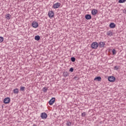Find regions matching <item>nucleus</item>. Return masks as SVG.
Here are the masks:
<instances>
[{
	"label": "nucleus",
	"mask_w": 126,
	"mask_h": 126,
	"mask_svg": "<svg viewBox=\"0 0 126 126\" xmlns=\"http://www.w3.org/2000/svg\"><path fill=\"white\" fill-rule=\"evenodd\" d=\"M92 49H97L99 47V44L98 42H94L91 44Z\"/></svg>",
	"instance_id": "f257e3e1"
},
{
	"label": "nucleus",
	"mask_w": 126,
	"mask_h": 126,
	"mask_svg": "<svg viewBox=\"0 0 126 126\" xmlns=\"http://www.w3.org/2000/svg\"><path fill=\"white\" fill-rule=\"evenodd\" d=\"M108 80L110 81V82H114V81H116V77L113 76H109L108 78Z\"/></svg>",
	"instance_id": "f03ea898"
},
{
	"label": "nucleus",
	"mask_w": 126,
	"mask_h": 126,
	"mask_svg": "<svg viewBox=\"0 0 126 126\" xmlns=\"http://www.w3.org/2000/svg\"><path fill=\"white\" fill-rule=\"evenodd\" d=\"M55 102H56V98L55 97H52L48 102L49 105H50V106H52V105H53V104H54V103H55Z\"/></svg>",
	"instance_id": "7ed1b4c3"
},
{
	"label": "nucleus",
	"mask_w": 126,
	"mask_h": 126,
	"mask_svg": "<svg viewBox=\"0 0 126 126\" xmlns=\"http://www.w3.org/2000/svg\"><path fill=\"white\" fill-rule=\"evenodd\" d=\"M40 117L41 119H46L48 117V115H47V113L43 112L41 114Z\"/></svg>",
	"instance_id": "20e7f679"
},
{
	"label": "nucleus",
	"mask_w": 126,
	"mask_h": 126,
	"mask_svg": "<svg viewBox=\"0 0 126 126\" xmlns=\"http://www.w3.org/2000/svg\"><path fill=\"white\" fill-rule=\"evenodd\" d=\"M106 45V43L104 42L100 41L98 42V47L99 48H104Z\"/></svg>",
	"instance_id": "39448f33"
},
{
	"label": "nucleus",
	"mask_w": 126,
	"mask_h": 126,
	"mask_svg": "<svg viewBox=\"0 0 126 126\" xmlns=\"http://www.w3.org/2000/svg\"><path fill=\"white\" fill-rule=\"evenodd\" d=\"M4 104H9V103H10V98L9 97H6L3 100Z\"/></svg>",
	"instance_id": "423d86ee"
},
{
	"label": "nucleus",
	"mask_w": 126,
	"mask_h": 126,
	"mask_svg": "<svg viewBox=\"0 0 126 126\" xmlns=\"http://www.w3.org/2000/svg\"><path fill=\"white\" fill-rule=\"evenodd\" d=\"M61 6V3L60 2H57L55 4H54L53 5V8H59Z\"/></svg>",
	"instance_id": "0eeeda50"
},
{
	"label": "nucleus",
	"mask_w": 126,
	"mask_h": 126,
	"mask_svg": "<svg viewBox=\"0 0 126 126\" xmlns=\"http://www.w3.org/2000/svg\"><path fill=\"white\" fill-rule=\"evenodd\" d=\"M54 12L53 11H50L48 12V16L50 18H53V17L54 16Z\"/></svg>",
	"instance_id": "6e6552de"
},
{
	"label": "nucleus",
	"mask_w": 126,
	"mask_h": 126,
	"mask_svg": "<svg viewBox=\"0 0 126 126\" xmlns=\"http://www.w3.org/2000/svg\"><path fill=\"white\" fill-rule=\"evenodd\" d=\"M32 25L33 28H37L38 27V23L37 22H33Z\"/></svg>",
	"instance_id": "1a4fd4ad"
},
{
	"label": "nucleus",
	"mask_w": 126,
	"mask_h": 126,
	"mask_svg": "<svg viewBox=\"0 0 126 126\" xmlns=\"http://www.w3.org/2000/svg\"><path fill=\"white\" fill-rule=\"evenodd\" d=\"M102 80V78L100 76H97L95 77V78L94 79V81H101Z\"/></svg>",
	"instance_id": "9d476101"
},
{
	"label": "nucleus",
	"mask_w": 126,
	"mask_h": 126,
	"mask_svg": "<svg viewBox=\"0 0 126 126\" xmlns=\"http://www.w3.org/2000/svg\"><path fill=\"white\" fill-rule=\"evenodd\" d=\"M98 13V11L96 9H94L92 10V14L93 15H96Z\"/></svg>",
	"instance_id": "9b49d317"
},
{
	"label": "nucleus",
	"mask_w": 126,
	"mask_h": 126,
	"mask_svg": "<svg viewBox=\"0 0 126 126\" xmlns=\"http://www.w3.org/2000/svg\"><path fill=\"white\" fill-rule=\"evenodd\" d=\"M85 17L86 19H87V20H90V19H91V18H92V16H91V15L90 14L86 15Z\"/></svg>",
	"instance_id": "f8f14e48"
},
{
	"label": "nucleus",
	"mask_w": 126,
	"mask_h": 126,
	"mask_svg": "<svg viewBox=\"0 0 126 126\" xmlns=\"http://www.w3.org/2000/svg\"><path fill=\"white\" fill-rule=\"evenodd\" d=\"M110 28H115L116 27V25L114 23H111L109 25Z\"/></svg>",
	"instance_id": "ddd939ff"
},
{
	"label": "nucleus",
	"mask_w": 126,
	"mask_h": 126,
	"mask_svg": "<svg viewBox=\"0 0 126 126\" xmlns=\"http://www.w3.org/2000/svg\"><path fill=\"white\" fill-rule=\"evenodd\" d=\"M69 75V73L67 71H65L63 72V76L64 77H66V76H68Z\"/></svg>",
	"instance_id": "4468645a"
},
{
	"label": "nucleus",
	"mask_w": 126,
	"mask_h": 126,
	"mask_svg": "<svg viewBox=\"0 0 126 126\" xmlns=\"http://www.w3.org/2000/svg\"><path fill=\"white\" fill-rule=\"evenodd\" d=\"M13 92L14 94H18V93H19V91L18 90V89L16 88L13 90Z\"/></svg>",
	"instance_id": "2eb2a0df"
},
{
	"label": "nucleus",
	"mask_w": 126,
	"mask_h": 126,
	"mask_svg": "<svg viewBox=\"0 0 126 126\" xmlns=\"http://www.w3.org/2000/svg\"><path fill=\"white\" fill-rule=\"evenodd\" d=\"M5 17L7 20H9L11 17V15L10 14H7L6 15Z\"/></svg>",
	"instance_id": "dca6fc26"
},
{
	"label": "nucleus",
	"mask_w": 126,
	"mask_h": 126,
	"mask_svg": "<svg viewBox=\"0 0 126 126\" xmlns=\"http://www.w3.org/2000/svg\"><path fill=\"white\" fill-rule=\"evenodd\" d=\"M40 36L39 35H36L34 37V40H35L36 41H39L40 40Z\"/></svg>",
	"instance_id": "f3484780"
},
{
	"label": "nucleus",
	"mask_w": 126,
	"mask_h": 126,
	"mask_svg": "<svg viewBox=\"0 0 126 126\" xmlns=\"http://www.w3.org/2000/svg\"><path fill=\"white\" fill-rule=\"evenodd\" d=\"M107 35H108V36H112L113 32H112V31H109L107 32Z\"/></svg>",
	"instance_id": "a211bd4d"
},
{
	"label": "nucleus",
	"mask_w": 126,
	"mask_h": 126,
	"mask_svg": "<svg viewBox=\"0 0 126 126\" xmlns=\"http://www.w3.org/2000/svg\"><path fill=\"white\" fill-rule=\"evenodd\" d=\"M126 0H119L118 2L119 3H124V2H126Z\"/></svg>",
	"instance_id": "6ab92c4d"
},
{
	"label": "nucleus",
	"mask_w": 126,
	"mask_h": 126,
	"mask_svg": "<svg viewBox=\"0 0 126 126\" xmlns=\"http://www.w3.org/2000/svg\"><path fill=\"white\" fill-rule=\"evenodd\" d=\"M66 125L67 126H71V122L69 121H67V123H66Z\"/></svg>",
	"instance_id": "aec40b11"
},
{
	"label": "nucleus",
	"mask_w": 126,
	"mask_h": 126,
	"mask_svg": "<svg viewBox=\"0 0 126 126\" xmlns=\"http://www.w3.org/2000/svg\"><path fill=\"white\" fill-rule=\"evenodd\" d=\"M2 42H3V37L0 36V43H2Z\"/></svg>",
	"instance_id": "412c9836"
},
{
	"label": "nucleus",
	"mask_w": 126,
	"mask_h": 126,
	"mask_svg": "<svg viewBox=\"0 0 126 126\" xmlns=\"http://www.w3.org/2000/svg\"><path fill=\"white\" fill-rule=\"evenodd\" d=\"M71 62H72L73 63H74V62H75V58H74V57H71Z\"/></svg>",
	"instance_id": "4be33fe9"
},
{
	"label": "nucleus",
	"mask_w": 126,
	"mask_h": 126,
	"mask_svg": "<svg viewBox=\"0 0 126 126\" xmlns=\"http://www.w3.org/2000/svg\"><path fill=\"white\" fill-rule=\"evenodd\" d=\"M25 90V88L24 87H20V91H24Z\"/></svg>",
	"instance_id": "5701e85b"
},
{
	"label": "nucleus",
	"mask_w": 126,
	"mask_h": 126,
	"mask_svg": "<svg viewBox=\"0 0 126 126\" xmlns=\"http://www.w3.org/2000/svg\"><path fill=\"white\" fill-rule=\"evenodd\" d=\"M43 92H47V91H48V88H46V87L43 88Z\"/></svg>",
	"instance_id": "b1692460"
},
{
	"label": "nucleus",
	"mask_w": 126,
	"mask_h": 126,
	"mask_svg": "<svg viewBox=\"0 0 126 126\" xmlns=\"http://www.w3.org/2000/svg\"><path fill=\"white\" fill-rule=\"evenodd\" d=\"M119 66H114V69H115V70H118V69H119Z\"/></svg>",
	"instance_id": "393cba45"
},
{
	"label": "nucleus",
	"mask_w": 126,
	"mask_h": 126,
	"mask_svg": "<svg viewBox=\"0 0 126 126\" xmlns=\"http://www.w3.org/2000/svg\"><path fill=\"white\" fill-rule=\"evenodd\" d=\"M112 53H113V55H116V50L115 49L112 50Z\"/></svg>",
	"instance_id": "a878e982"
},
{
	"label": "nucleus",
	"mask_w": 126,
	"mask_h": 126,
	"mask_svg": "<svg viewBox=\"0 0 126 126\" xmlns=\"http://www.w3.org/2000/svg\"><path fill=\"white\" fill-rule=\"evenodd\" d=\"M85 116H86V113L85 112L82 113V117H85Z\"/></svg>",
	"instance_id": "bb28decb"
},
{
	"label": "nucleus",
	"mask_w": 126,
	"mask_h": 126,
	"mask_svg": "<svg viewBox=\"0 0 126 126\" xmlns=\"http://www.w3.org/2000/svg\"><path fill=\"white\" fill-rule=\"evenodd\" d=\"M69 71H70L71 72H73V68L71 67L69 69Z\"/></svg>",
	"instance_id": "cd10ccee"
},
{
	"label": "nucleus",
	"mask_w": 126,
	"mask_h": 126,
	"mask_svg": "<svg viewBox=\"0 0 126 126\" xmlns=\"http://www.w3.org/2000/svg\"><path fill=\"white\" fill-rule=\"evenodd\" d=\"M74 79H75V80H78V77H77V76H75L74 77Z\"/></svg>",
	"instance_id": "c85d7f7f"
},
{
	"label": "nucleus",
	"mask_w": 126,
	"mask_h": 126,
	"mask_svg": "<svg viewBox=\"0 0 126 126\" xmlns=\"http://www.w3.org/2000/svg\"><path fill=\"white\" fill-rule=\"evenodd\" d=\"M33 126H37V125H36V124H34Z\"/></svg>",
	"instance_id": "c756f323"
}]
</instances>
